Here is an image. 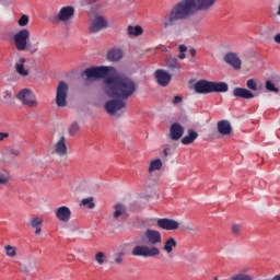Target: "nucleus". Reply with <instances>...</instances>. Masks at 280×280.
<instances>
[{"instance_id":"nucleus-1","label":"nucleus","mask_w":280,"mask_h":280,"mask_svg":"<svg viewBox=\"0 0 280 280\" xmlns=\"http://www.w3.org/2000/svg\"><path fill=\"white\" fill-rule=\"evenodd\" d=\"M102 89L107 97L113 98L105 103V110L108 115H115L128 108L126 100H130L137 93V83L126 75H116L106 78Z\"/></svg>"},{"instance_id":"nucleus-2","label":"nucleus","mask_w":280,"mask_h":280,"mask_svg":"<svg viewBox=\"0 0 280 280\" xmlns=\"http://www.w3.org/2000/svg\"><path fill=\"white\" fill-rule=\"evenodd\" d=\"M218 0H180L172 7L170 14L164 16L163 27H174L178 21H187L189 16L201 12L202 16H207L213 9Z\"/></svg>"},{"instance_id":"nucleus-3","label":"nucleus","mask_w":280,"mask_h":280,"mask_svg":"<svg viewBox=\"0 0 280 280\" xmlns=\"http://www.w3.org/2000/svg\"><path fill=\"white\" fill-rule=\"evenodd\" d=\"M144 240L148 245H137L131 250V255L133 257H158L161 255V249H159V244L163 242V236L159 232V230L147 229L144 231Z\"/></svg>"},{"instance_id":"nucleus-4","label":"nucleus","mask_w":280,"mask_h":280,"mask_svg":"<svg viewBox=\"0 0 280 280\" xmlns=\"http://www.w3.org/2000/svg\"><path fill=\"white\" fill-rule=\"evenodd\" d=\"M13 43L18 51H28L31 56H34L38 51V47L30 43V30L27 28H23L13 35Z\"/></svg>"},{"instance_id":"nucleus-5","label":"nucleus","mask_w":280,"mask_h":280,"mask_svg":"<svg viewBox=\"0 0 280 280\" xmlns=\"http://www.w3.org/2000/svg\"><path fill=\"white\" fill-rule=\"evenodd\" d=\"M110 71H113V67H107V66L91 67L85 69L81 73V78L85 82H97V80L103 79V83H104V80H106V78H113V75H108Z\"/></svg>"},{"instance_id":"nucleus-6","label":"nucleus","mask_w":280,"mask_h":280,"mask_svg":"<svg viewBox=\"0 0 280 280\" xmlns=\"http://www.w3.org/2000/svg\"><path fill=\"white\" fill-rule=\"evenodd\" d=\"M73 16H75V8L71 5L62 7L57 15L49 18V23H52V25H58V23H69Z\"/></svg>"},{"instance_id":"nucleus-7","label":"nucleus","mask_w":280,"mask_h":280,"mask_svg":"<svg viewBox=\"0 0 280 280\" xmlns=\"http://www.w3.org/2000/svg\"><path fill=\"white\" fill-rule=\"evenodd\" d=\"M15 97L23 104V106H28V108H36V106H38L36 94L30 89L21 90L16 93Z\"/></svg>"},{"instance_id":"nucleus-8","label":"nucleus","mask_w":280,"mask_h":280,"mask_svg":"<svg viewBox=\"0 0 280 280\" xmlns=\"http://www.w3.org/2000/svg\"><path fill=\"white\" fill-rule=\"evenodd\" d=\"M69 93V84L65 81H60L56 92V104L60 108L67 106V95Z\"/></svg>"},{"instance_id":"nucleus-9","label":"nucleus","mask_w":280,"mask_h":280,"mask_svg":"<svg viewBox=\"0 0 280 280\" xmlns=\"http://www.w3.org/2000/svg\"><path fill=\"white\" fill-rule=\"evenodd\" d=\"M105 27H108V22L104 16L98 15L94 20H92L90 25V32L91 34H97V32H102V30H105Z\"/></svg>"},{"instance_id":"nucleus-10","label":"nucleus","mask_w":280,"mask_h":280,"mask_svg":"<svg viewBox=\"0 0 280 280\" xmlns=\"http://www.w3.org/2000/svg\"><path fill=\"white\" fill-rule=\"evenodd\" d=\"M156 224L163 231H176L180 226V223L174 219H159Z\"/></svg>"},{"instance_id":"nucleus-11","label":"nucleus","mask_w":280,"mask_h":280,"mask_svg":"<svg viewBox=\"0 0 280 280\" xmlns=\"http://www.w3.org/2000/svg\"><path fill=\"white\" fill-rule=\"evenodd\" d=\"M36 264H37L36 257L28 256L24 259L23 262H20V270L25 275H30L32 270H36Z\"/></svg>"},{"instance_id":"nucleus-12","label":"nucleus","mask_w":280,"mask_h":280,"mask_svg":"<svg viewBox=\"0 0 280 280\" xmlns=\"http://www.w3.org/2000/svg\"><path fill=\"white\" fill-rule=\"evenodd\" d=\"M185 135V127L178 122H174L170 127V139L172 141H178Z\"/></svg>"},{"instance_id":"nucleus-13","label":"nucleus","mask_w":280,"mask_h":280,"mask_svg":"<svg viewBox=\"0 0 280 280\" xmlns=\"http://www.w3.org/2000/svg\"><path fill=\"white\" fill-rule=\"evenodd\" d=\"M154 78L159 84V86H167L170 82H172V74L167 73L165 70H156L154 72Z\"/></svg>"},{"instance_id":"nucleus-14","label":"nucleus","mask_w":280,"mask_h":280,"mask_svg":"<svg viewBox=\"0 0 280 280\" xmlns=\"http://www.w3.org/2000/svg\"><path fill=\"white\" fill-rule=\"evenodd\" d=\"M55 215L59 222L67 223L71 220V209L67 206H61L55 210Z\"/></svg>"},{"instance_id":"nucleus-15","label":"nucleus","mask_w":280,"mask_h":280,"mask_svg":"<svg viewBox=\"0 0 280 280\" xmlns=\"http://www.w3.org/2000/svg\"><path fill=\"white\" fill-rule=\"evenodd\" d=\"M224 62L233 67V69L240 70L242 69V59L237 57L235 52H229L224 56Z\"/></svg>"},{"instance_id":"nucleus-16","label":"nucleus","mask_w":280,"mask_h":280,"mask_svg":"<svg viewBox=\"0 0 280 280\" xmlns=\"http://www.w3.org/2000/svg\"><path fill=\"white\" fill-rule=\"evenodd\" d=\"M27 59L25 57H21L14 65L15 72L22 78H27L30 75V70L25 69V63Z\"/></svg>"},{"instance_id":"nucleus-17","label":"nucleus","mask_w":280,"mask_h":280,"mask_svg":"<svg viewBox=\"0 0 280 280\" xmlns=\"http://www.w3.org/2000/svg\"><path fill=\"white\" fill-rule=\"evenodd\" d=\"M232 95L234 97H241L242 100H253V97H255V94L245 88H235L232 92Z\"/></svg>"},{"instance_id":"nucleus-18","label":"nucleus","mask_w":280,"mask_h":280,"mask_svg":"<svg viewBox=\"0 0 280 280\" xmlns=\"http://www.w3.org/2000/svg\"><path fill=\"white\" fill-rule=\"evenodd\" d=\"M195 91L196 93H200L203 95H207L208 93H211V81L207 80H200L195 84Z\"/></svg>"},{"instance_id":"nucleus-19","label":"nucleus","mask_w":280,"mask_h":280,"mask_svg":"<svg viewBox=\"0 0 280 280\" xmlns=\"http://www.w3.org/2000/svg\"><path fill=\"white\" fill-rule=\"evenodd\" d=\"M217 130L219 135H223V137H226L233 132V128L231 127V122L229 120L218 121Z\"/></svg>"},{"instance_id":"nucleus-20","label":"nucleus","mask_w":280,"mask_h":280,"mask_svg":"<svg viewBox=\"0 0 280 280\" xmlns=\"http://www.w3.org/2000/svg\"><path fill=\"white\" fill-rule=\"evenodd\" d=\"M55 154H58V156H67V138H65V136L60 137L56 142Z\"/></svg>"},{"instance_id":"nucleus-21","label":"nucleus","mask_w":280,"mask_h":280,"mask_svg":"<svg viewBox=\"0 0 280 280\" xmlns=\"http://www.w3.org/2000/svg\"><path fill=\"white\" fill-rule=\"evenodd\" d=\"M121 58H124V51L121 49L114 48L107 52V60L110 62H119Z\"/></svg>"},{"instance_id":"nucleus-22","label":"nucleus","mask_w":280,"mask_h":280,"mask_svg":"<svg viewBox=\"0 0 280 280\" xmlns=\"http://www.w3.org/2000/svg\"><path fill=\"white\" fill-rule=\"evenodd\" d=\"M211 93H226L229 91V84L225 82H211L210 81Z\"/></svg>"},{"instance_id":"nucleus-23","label":"nucleus","mask_w":280,"mask_h":280,"mask_svg":"<svg viewBox=\"0 0 280 280\" xmlns=\"http://www.w3.org/2000/svg\"><path fill=\"white\" fill-rule=\"evenodd\" d=\"M196 139H198V131H195L194 129H188V135L182 139V143L183 145H191V143H194Z\"/></svg>"},{"instance_id":"nucleus-24","label":"nucleus","mask_w":280,"mask_h":280,"mask_svg":"<svg viewBox=\"0 0 280 280\" xmlns=\"http://www.w3.org/2000/svg\"><path fill=\"white\" fill-rule=\"evenodd\" d=\"M176 248V240L174 237H168L164 242L163 250L170 255Z\"/></svg>"},{"instance_id":"nucleus-25","label":"nucleus","mask_w":280,"mask_h":280,"mask_svg":"<svg viewBox=\"0 0 280 280\" xmlns=\"http://www.w3.org/2000/svg\"><path fill=\"white\" fill-rule=\"evenodd\" d=\"M124 213H126V206H124L122 203H116L114 206V213H113L114 220L121 218Z\"/></svg>"},{"instance_id":"nucleus-26","label":"nucleus","mask_w":280,"mask_h":280,"mask_svg":"<svg viewBox=\"0 0 280 280\" xmlns=\"http://www.w3.org/2000/svg\"><path fill=\"white\" fill-rule=\"evenodd\" d=\"M166 67H168V69H171V71H180V65L178 63V59H176L174 57H170L166 60Z\"/></svg>"},{"instance_id":"nucleus-27","label":"nucleus","mask_w":280,"mask_h":280,"mask_svg":"<svg viewBox=\"0 0 280 280\" xmlns=\"http://www.w3.org/2000/svg\"><path fill=\"white\" fill-rule=\"evenodd\" d=\"M162 167H163V161H161V159H156V160L151 161L148 172L150 174H152V172H156V171L161 170Z\"/></svg>"},{"instance_id":"nucleus-28","label":"nucleus","mask_w":280,"mask_h":280,"mask_svg":"<svg viewBox=\"0 0 280 280\" xmlns=\"http://www.w3.org/2000/svg\"><path fill=\"white\" fill-rule=\"evenodd\" d=\"M127 31L129 36H141V34H143V28L141 26L129 25Z\"/></svg>"},{"instance_id":"nucleus-29","label":"nucleus","mask_w":280,"mask_h":280,"mask_svg":"<svg viewBox=\"0 0 280 280\" xmlns=\"http://www.w3.org/2000/svg\"><path fill=\"white\" fill-rule=\"evenodd\" d=\"M28 226H31V229L43 226V218L40 217L31 218L28 221Z\"/></svg>"},{"instance_id":"nucleus-30","label":"nucleus","mask_w":280,"mask_h":280,"mask_svg":"<svg viewBox=\"0 0 280 280\" xmlns=\"http://www.w3.org/2000/svg\"><path fill=\"white\" fill-rule=\"evenodd\" d=\"M16 250H18L16 246H12V245L4 246V253L7 257H11V258L16 257Z\"/></svg>"},{"instance_id":"nucleus-31","label":"nucleus","mask_w":280,"mask_h":280,"mask_svg":"<svg viewBox=\"0 0 280 280\" xmlns=\"http://www.w3.org/2000/svg\"><path fill=\"white\" fill-rule=\"evenodd\" d=\"M265 89L269 91V93H279V88H277V85H275L270 80L265 82Z\"/></svg>"},{"instance_id":"nucleus-32","label":"nucleus","mask_w":280,"mask_h":280,"mask_svg":"<svg viewBox=\"0 0 280 280\" xmlns=\"http://www.w3.org/2000/svg\"><path fill=\"white\" fill-rule=\"evenodd\" d=\"M81 205L83 207H86L88 209H95V202H93V197L82 199Z\"/></svg>"},{"instance_id":"nucleus-33","label":"nucleus","mask_w":280,"mask_h":280,"mask_svg":"<svg viewBox=\"0 0 280 280\" xmlns=\"http://www.w3.org/2000/svg\"><path fill=\"white\" fill-rule=\"evenodd\" d=\"M246 86L247 89H249V91H259V85L257 84V80L255 79L247 80Z\"/></svg>"},{"instance_id":"nucleus-34","label":"nucleus","mask_w":280,"mask_h":280,"mask_svg":"<svg viewBox=\"0 0 280 280\" xmlns=\"http://www.w3.org/2000/svg\"><path fill=\"white\" fill-rule=\"evenodd\" d=\"M230 280H253V276L246 273H236L230 278Z\"/></svg>"},{"instance_id":"nucleus-35","label":"nucleus","mask_w":280,"mask_h":280,"mask_svg":"<svg viewBox=\"0 0 280 280\" xmlns=\"http://www.w3.org/2000/svg\"><path fill=\"white\" fill-rule=\"evenodd\" d=\"M184 231L188 233V235H197L198 234V228L191 226V225H185Z\"/></svg>"},{"instance_id":"nucleus-36","label":"nucleus","mask_w":280,"mask_h":280,"mask_svg":"<svg viewBox=\"0 0 280 280\" xmlns=\"http://www.w3.org/2000/svg\"><path fill=\"white\" fill-rule=\"evenodd\" d=\"M105 259H106V254H104V252L96 253L95 261H97V264H100V266H102V264H104Z\"/></svg>"},{"instance_id":"nucleus-37","label":"nucleus","mask_w":280,"mask_h":280,"mask_svg":"<svg viewBox=\"0 0 280 280\" xmlns=\"http://www.w3.org/2000/svg\"><path fill=\"white\" fill-rule=\"evenodd\" d=\"M80 131V125L78 122H72L69 127V133L70 135H77Z\"/></svg>"},{"instance_id":"nucleus-38","label":"nucleus","mask_w":280,"mask_h":280,"mask_svg":"<svg viewBox=\"0 0 280 280\" xmlns=\"http://www.w3.org/2000/svg\"><path fill=\"white\" fill-rule=\"evenodd\" d=\"M27 23H30V16L27 15H22L19 20V25L20 27H25V25H27Z\"/></svg>"},{"instance_id":"nucleus-39","label":"nucleus","mask_w":280,"mask_h":280,"mask_svg":"<svg viewBox=\"0 0 280 280\" xmlns=\"http://www.w3.org/2000/svg\"><path fill=\"white\" fill-rule=\"evenodd\" d=\"M4 104H12V92L5 91L3 95Z\"/></svg>"},{"instance_id":"nucleus-40","label":"nucleus","mask_w":280,"mask_h":280,"mask_svg":"<svg viewBox=\"0 0 280 280\" xmlns=\"http://www.w3.org/2000/svg\"><path fill=\"white\" fill-rule=\"evenodd\" d=\"M241 231H242V225H240V224L232 225V234L235 235V237H237V235H240Z\"/></svg>"},{"instance_id":"nucleus-41","label":"nucleus","mask_w":280,"mask_h":280,"mask_svg":"<svg viewBox=\"0 0 280 280\" xmlns=\"http://www.w3.org/2000/svg\"><path fill=\"white\" fill-rule=\"evenodd\" d=\"M9 154L11 156H21V150L10 147L9 148Z\"/></svg>"},{"instance_id":"nucleus-42","label":"nucleus","mask_w":280,"mask_h":280,"mask_svg":"<svg viewBox=\"0 0 280 280\" xmlns=\"http://www.w3.org/2000/svg\"><path fill=\"white\" fill-rule=\"evenodd\" d=\"M10 183V177L0 173V185H8Z\"/></svg>"},{"instance_id":"nucleus-43","label":"nucleus","mask_w":280,"mask_h":280,"mask_svg":"<svg viewBox=\"0 0 280 280\" xmlns=\"http://www.w3.org/2000/svg\"><path fill=\"white\" fill-rule=\"evenodd\" d=\"M115 264H117V266H121V264L124 262V253H119L118 256L114 259Z\"/></svg>"},{"instance_id":"nucleus-44","label":"nucleus","mask_w":280,"mask_h":280,"mask_svg":"<svg viewBox=\"0 0 280 280\" xmlns=\"http://www.w3.org/2000/svg\"><path fill=\"white\" fill-rule=\"evenodd\" d=\"M180 102H183V97L180 96H175L172 101V104H180Z\"/></svg>"},{"instance_id":"nucleus-45","label":"nucleus","mask_w":280,"mask_h":280,"mask_svg":"<svg viewBox=\"0 0 280 280\" xmlns=\"http://www.w3.org/2000/svg\"><path fill=\"white\" fill-rule=\"evenodd\" d=\"M10 137V133L8 132H0V141H3V139H8Z\"/></svg>"},{"instance_id":"nucleus-46","label":"nucleus","mask_w":280,"mask_h":280,"mask_svg":"<svg viewBox=\"0 0 280 280\" xmlns=\"http://www.w3.org/2000/svg\"><path fill=\"white\" fill-rule=\"evenodd\" d=\"M189 259H190V261H198V254H190L189 255Z\"/></svg>"},{"instance_id":"nucleus-47","label":"nucleus","mask_w":280,"mask_h":280,"mask_svg":"<svg viewBox=\"0 0 280 280\" xmlns=\"http://www.w3.org/2000/svg\"><path fill=\"white\" fill-rule=\"evenodd\" d=\"M185 51H187V46H185V45H179V52H182V54H185Z\"/></svg>"},{"instance_id":"nucleus-48","label":"nucleus","mask_w":280,"mask_h":280,"mask_svg":"<svg viewBox=\"0 0 280 280\" xmlns=\"http://www.w3.org/2000/svg\"><path fill=\"white\" fill-rule=\"evenodd\" d=\"M187 56L185 55V52H179L177 58H179V60H185Z\"/></svg>"},{"instance_id":"nucleus-49","label":"nucleus","mask_w":280,"mask_h":280,"mask_svg":"<svg viewBox=\"0 0 280 280\" xmlns=\"http://www.w3.org/2000/svg\"><path fill=\"white\" fill-rule=\"evenodd\" d=\"M35 229V235H40L42 229L40 226L34 228Z\"/></svg>"},{"instance_id":"nucleus-50","label":"nucleus","mask_w":280,"mask_h":280,"mask_svg":"<svg viewBox=\"0 0 280 280\" xmlns=\"http://www.w3.org/2000/svg\"><path fill=\"white\" fill-rule=\"evenodd\" d=\"M189 54H190V56H196V48H190L189 49Z\"/></svg>"},{"instance_id":"nucleus-51","label":"nucleus","mask_w":280,"mask_h":280,"mask_svg":"<svg viewBox=\"0 0 280 280\" xmlns=\"http://www.w3.org/2000/svg\"><path fill=\"white\" fill-rule=\"evenodd\" d=\"M168 151H170V149H168V148H166V149H164V150H163V154H164V156H170Z\"/></svg>"},{"instance_id":"nucleus-52","label":"nucleus","mask_w":280,"mask_h":280,"mask_svg":"<svg viewBox=\"0 0 280 280\" xmlns=\"http://www.w3.org/2000/svg\"><path fill=\"white\" fill-rule=\"evenodd\" d=\"M100 0H90V3H97Z\"/></svg>"},{"instance_id":"nucleus-53","label":"nucleus","mask_w":280,"mask_h":280,"mask_svg":"<svg viewBox=\"0 0 280 280\" xmlns=\"http://www.w3.org/2000/svg\"><path fill=\"white\" fill-rule=\"evenodd\" d=\"M212 280H218V277H214Z\"/></svg>"}]
</instances>
